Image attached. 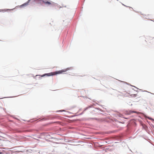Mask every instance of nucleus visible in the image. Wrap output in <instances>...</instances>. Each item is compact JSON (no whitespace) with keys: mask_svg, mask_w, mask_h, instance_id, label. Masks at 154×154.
<instances>
[{"mask_svg":"<svg viewBox=\"0 0 154 154\" xmlns=\"http://www.w3.org/2000/svg\"><path fill=\"white\" fill-rule=\"evenodd\" d=\"M71 69V68H68L66 69H62L61 70H59L57 71H56L53 72L49 73L47 74H44V75H43L42 76L47 75L48 76H51V75H56L57 74H61L63 73L64 72H66V71L69 70Z\"/></svg>","mask_w":154,"mask_h":154,"instance_id":"1","label":"nucleus"},{"mask_svg":"<svg viewBox=\"0 0 154 154\" xmlns=\"http://www.w3.org/2000/svg\"><path fill=\"white\" fill-rule=\"evenodd\" d=\"M43 2L45 5H54V3L51 1H43Z\"/></svg>","mask_w":154,"mask_h":154,"instance_id":"2","label":"nucleus"},{"mask_svg":"<svg viewBox=\"0 0 154 154\" xmlns=\"http://www.w3.org/2000/svg\"><path fill=\"white\" fill-rule=\"evenodd\" d=\"M14 9H5L3 11L2 10H0V11H11V10H13Z\"/></svg>","mask_w":154,"mask_h":154,"instance_id":"3","label":"nucleus"},{"mask_svg":"<svg viewBox=\"0 0 154 154\" xmlns=\"http://www.w3.org/2000/svg\"><path fill=\"white\" fill-rule=\"evenodd\" d=\"M30 0H29L26 3H25L24 4L22 5L21 6H23V5H27L28 4V3H29V2H30Z\"/></svg>","mask_w":154,"mask_h":154,"instance_id":"4","label":"nucleus"},{"mask_svg":"<svg viewBox=\"0 0 154 154\" xmlns=\"http://www.w3.org/2000/svg\"><path fill=\"white\" fill-rule=\"evenodd\" d=\"M130 113H137V112L136 111H130Z\"/></svg>","mask_w":154,"mask_h":154,"instance_id":"5","label":"nucleus"},{"mask_svg":"<svg viewBox=\"0 0 154 154\" xmlns=\"http://www.w3.org/2000/svg\"><path fill=\"white\" fill-rule=\"evenodd\" d=\"M59 111L63 112V111H65L64 110H60Z\"/></svg>","mask_w":154,"mask_h":154,"instance_id":"6","label":"nucleus"},{"mask_svg":"<svg viewBox=\"0 0 154 154\" xmlns=\"http://www.w3.org/2000/svg\"><path fill=\"white\" fill-rule=\"evenodd\" d=\"M2 153V152H1V151L0 150V154H1Z\"/></svg>","mask_w":154,"mask_h":154,"instance_id":"7","label":"nucleus"},{"mask_svg":"<svg viewBox=\"0 0 154 154\" xmlns=\"http://www.w3.org/2000/svg\"><path fill=\"white\" fill-rule=\"evenodd\" d=\"M55 118V117H53V118Z\"/></svg>","mask_w":154,"mask_h":154,"instance_id":"8","label":"nucleus"}]
</instances>
